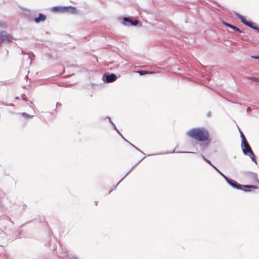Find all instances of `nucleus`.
Instances as JSON below:
<instances>
[{"instance_id":"1","label":"nucleus","mask_w":259,"mask_h":259,"mask_svg":"<svg viewBox=\"0 0 259 259\" xmlns=\"http://www.w3.org/2000/svg\"><path fill=\"white\" fill-rule=\"evenodd\" d=\"M187 136L200 142L208 140L209 135L208 131L204 127L193 128L187 131Z\"/></svg>"},{"instance_id":"2","label":"nucleus","mask_w":259,"mask_h":259,"mask_svg":"<svg viewBox=\"0 0 259 259\" xmlns=\"http://www.w3.org/2000/svg\"><path fill=\"white\" fill-rule=\"evenodd\" d=\"M234 14L235 16L240 20L241 22L243 23L245 25L253 29L254 30H257L259 32V27L256 26L255 25V23L251 21H248L246 20L245 18L237 13V12H234Z\"/></svg>"},{"instance_id":"3","label":"nucleus","mask_w":259,"mask_h":259,"mask_svg":"<svg viewBox=\"0 0 259 259\" xmlns=\"http://www.w3.org/2000/svg\"><path fill=\"white\" fill-rule=\"evenodd\" d=\"M225 180L226 181V182L229 185H230L231 187H232L234 189H236L237 190H243L245 192L250 191V190H245V189H243V185L238 184L235 181L230 179H229L228 177L225 178Z\"/></svg>"},{"instance_id":"4","label":"nucleus","mask_w":259,"mask_h":259,"mask_svg":"<svg viewBox=\"0 0 259 259\" xmlns=\"http://www.w3.org/2000/svg\"><path fill=\"white\" fill-rule=\"evenodd\" d=\"M13 37L6 31H0V42L10 43L12 42Z\"/></svg>"},{"instance_id":"5","label":"nucleus","mask_w":259,"mask_h":259,"mask_svg":"<svg viewBox=\"0 0 259 259\" xmlns=\"http://www.w3.org/2000/svg\"><path fill=\"white\" fill-rule=\"evenodd\" d=\"M117 79V76L114 73H110L108 74H105L103 76V80L106 83L112 82L115 81Z\"/></svg>"},{"instance_id":"6","label":"nucleus","mask_w":259,"mask_h":259,"mask_svg":"<svg viewBox=\"0 0 259 259\" xmlns=\"http://www.w3.org/2000/svg\"><path fill=\"white\" fill-rule=\"evenodd\" d=\"M241 148L243 154L245 155H248V153L252 151L247 140L245 141L244 140L243 142H241Z\"/></svg>"},{"instance_id":"7","label":"nucleus","mask_w":259,"mask_h":259,"mask_svg":"<svg viewBox=\"0 0 259 259\" xmlns=\"http://www.w3.org/2000/svg\"><path fill=\"white\" fill-rule=\"evenodd\" d=\"M130 23L131 25L137 26L138 24V21L136 19H131L129 17H124L123 18V22L122 24L126 25L127 23Z\"/></svg>"},{"instance_id":"8","label":"nucleus","mask_w":259,"mask_h":259,"mask_svg":"<svg viewBox=\"0 0 259 259\" xmlns=\"http://www.w3.org/2000/svg\"><path fill=\"white\" fill-rule=\"evenodd\" d=\"M65 10L64 13H69L71 14H76L77 13V9L75 7L72 6H65Z\"/></svg>"},{"instance_id":"9","label":"nucleus","mask_w":259,"mask_h":259,"mask_svg":"<svg viewBox=\"0 0 259 259\" xmlns=\"http://www.w3.org/2000/svg\"><path fill=\"white\" fill-rule=\"evenodd\" d=\"M46 18L47 17L45 15L42 13H39L38 14V17H35L34 19V21L36 23H39L41 22H44L46 20Z\"/></svg>"},{"instance_id":"10","label":"nucleus","mask_w":259,"mask_h":259,"mask_svg":"<svg viewBox=\"0 0 259 259\" xmlns=\"http://www.w3.org/2000/svg\"><path fill=\"white\" fill-rule=\"evenodd\" d=\"M64 10H65V6H64V7H54L52 8V11H53V12L64 13Z\"/></svg>"},{"instance_id":"11","label":"nucleus","mask_w":259,"mask_h":259,"mask_svg":"<svg viewBox=\"0 0 259 259\" xmlns=\"http://www.w3.org/2000/svg\"><path fill=\"white\" fill-rule=\"evenodd\" d=\"M144 159V157L141 159L140 160H139L137 163H136L132 167V168L126 173V174L121 179V180L118 182V183L116 185V186L115 187V189L117 186V185L128 175V174L133 170V169L143 159Z\"/></svg>"},{"instance_id":"12","label":"nucleus","mask_w":259,"mask_h":259,"mask_svg":"<svg viewBox=\"0 0 259 259\" xmlns=\"http://www.w3.org/2000/svg\"><path fill=\"white\" fill-rule=\"evenodd\" d=\"M224 24H225V25H226V26L231 28V29H233L235 31H237L239 32L240 33L242 32V31L240 29H239L238 28H237V27H236L234 25H233L232 24H229V23H226V22H224Z\"/></svg>"},{"instance_id":"13","label":"nucleus","mask_w":259,"mask_h":259,"mask_svg":"<svg viewBox=\"0 0 259 259\" xmlns=\"http://www.w3.org/2000/svg\"><path fill=\"white\" fill-rule=\"evenodd\" d=\"M243 189L245 190H250V189H258V187L257 186L254 185H244L243 186Z\"/></svg>"},{"instance_id":"14","label":"nucleus","mask_w":259,"mask_h":259,"mask_svg":"<svg viewBox=\"0 0 259 259\" xmlns=\"http://www.w3.org/2000/svg\"><path fill=\"white\" fill-rule=\"evenodd\" d=\"M208 143H200L199 146L202 151H204L208 147Z\"/></svg>"},{"instance_id":"15","label":"nucleus","mask_w":259,"mask_h":259,"mask_svg":"<svg viewBox=\"0 0 259 259\" xmlns=\"http://www.w3.org/2000/svg\"><path fill=\"white\" fill-rule=\"evenodd\" d=\"M247 156H249L250 157V158H251V159L255 163H257V162H256V160L255 158V155L254 154V153L253 152V151H251V152L248 153V155H247Z\"/></svg>"},{"instance_id":"16","label":"nucleus","mask_w":259,"mask_h":259,"mask_svg":"<svg viewBox=\"0 0 259 259\" xmlns=\"http://www.w3.org/2000/svg\"><path fill=\"white\" fill-rule=\"evenodd\" d=\"M105 119H108L109 120L110 123H111L112 124V125H113L114 130L116 129V127L115 125L114 124V123L112 121L110 117L107 116L105 118H102V119H103V120H104Z\"/></svg>"},{"instance_id":"17","label":"nucleus","mask_w":259,"mask_h":259,"mask_svg":"<svg viewBox=\"0 0 259 259\" xmlns=\"http://www.w3.org/2000/svg\"><path fill=\"white\" fill-rule=\"evenodd\" d=\"M212 167L216 170L217 171H218L225 179V178H227V177L223 174L216 166L214 165H212Z\"/></svg>"},{"instance_id":"18","label":"nucleus","mask_w":259,"mask_h":259,"mask_svg":"<svg viewBox=\"0 0 259 259\" xmlns=\"http://www.w3.org/2000/svg\"><path fill=\"white\" fill-rule=\"evenodd\" d=\"M21 115L22 116H23V117H24L25 118H31V117L34 116V115H30V114H29L28 113H26L25 112H23V113H21Z\"/></svg>"},{"instance_id":"19","label":"nucleus","mask_w":259,"mask_h":259,"mask_svg":"<svg viewBox=\"0 0 259 259\" xmlns=\"http://www.w3.org/2000/svg\"><path fill=\"white\" fill-rule=\"evenodd\" d=\"M200 156H201V157H202V158H203V159H204V160H205L207 163H208V164H209L211 166H212V165H213L212 164V163L211 162V161H210L209 160L207 159L206 158H205V157H204V156L203 154H200Z\"/></svg>"},{"instance_id":"20","label":"nucleus","mask_w":259,"mask_h":259,"mask_svg":"<svg viewBox=\"0 0 259 259\" xmlns=\"http://www.w3.org/2000/svg\"><path fill=\"white\" fill-rule=\"evenodd\" d=\"M171 153H175V150H174L172 151ZM176 153H194V152H188V151H177L176 152Z\"/></svg>"},{"instance_id":"21","label":"nucleus","mask_w":259,"mask_h":259,"mask_svg":"<svg viewBox=\"0 0 259 259\" xmlns=\"http://www.w3.org/2000/svg\"><path fill=\"white\" fill-rule=\"evenodd\" d=\"M239 132H240V137L241 138L242 142H243L244 140L245 141H246L247 140H246L245 136L244 135L243 133L241 131H239Z\"/></svg>"},{"instance_id":"22","label":"nucleus","mask_w":259,"mask_h":259,"mask_svg":"<svg viewBox=\"0 0 259 259\" xmlns=\"http://www.w3.org/2000/svg\"><path fill=\"white\" fill-rule=\"evenodd\" d=\"M137 72L139 73L140 75H145L146 74L148 73L147 71L144 70H140L138 71Z\"/></svg>"},{"instance_id":"23","label":"nucleus","mask_w":259,"mask_h":259,"mask_svg":"<svg viewBox=\"0 0 259 259\" xmlns=\"http://www.w3.org/2000/svg\"><path fill=\"white\" fill-rule=\"evenodd\" d=\"M250 79L252 80V81H254L255 82H259V78H257L256 77H251L250 78Z\"/></svg>"},{"instance_id":"24","label":"nucleus","mask_w":259,"mask_h":259,"mask_svg":"<svg viewBox=\"0 0 259 259\" xmlns=\"http://www.w3.org/2000/svg\"><path fill=\"white\" fill-rule=\"evenodd\" d=\"M0 26L3 28H5L6 27V24L4 22H2L1 21H0Z\"/></svg>"},{"instance_id":"25","label":"nucleus","mask_w":259,"mask_h":259,"mask_svg":"<svg viewBox=\"0 0 259 259\" xmlns=\"http://www.w3.org/2000/svg\"><path fill=\"white\" fill-rule=\"evenodd\" d=\"M252 174L253 175V178L255 179H256L257 180V179H258V175H257V174H255V173H252Z\"/></svg>"},{"instance_id":"26","label":"nucleus","mask_w":259,"mask_h":259,"mask_svg":"<svg viewBox=\"0 0 259 259\" xmlns=\"http://www.w3.org/2000/svg\"><path fill=\"white\" fill-rule=\"evenodd\" d=\"M251 58L254 59H259V56H251Z\"/></svg>"},{"instance_id":"27","label":"nucleus","mask_w":259,"mask_h":259,"mask_svg":"<svg viewBox=\"0 0 259 259\" xmlns=\"http://www.w3.org/2000/svg\"><path fill=\"white\" fill-rule=\"evenodd\" d=\"M134 148H135L137 150L140 151V152L144 154L139 148H138V147H137L136 146H134Z\"/></svg>"},{"instance_id":"28","label":"nucleus","mask_w":259,"mask_h":259,"mask_svg":"<svg viewBox=\"0 0 259 259\" xmlns=\"http://www.w3.org/2000/svg\"><path fill=\"white\" fill-rule=\"evenodd\" d=\"M27 60L29 61V64H31V60L30 58V57L29 56H27Z\"/></svg>"},{"instance_id":"29","label":"nucleus","mask_w":259,"mask_h":259,"mask_svg":"<svg viewBox=\"0 0 259 259\" xmlns=\"http://www.w3.org/2000/svg\"><path fill=\"white\" fill-rule=\"evenodd\" d=\"M120 136L121 137V138H122L124 141H126V142L128 143V141L126 139H125L124 138V137L122 136V134H121V136Z\"/></svg>"},{"instance_id":"30","label":"nucleus","mask_w":259,"mask_h":259,"mask_svg":"<svg viewBox=\"0 0 259 259\" xmlns=\"http://www.w3.org/2000/svg\"><path fill=\"white\" fill-rule=\"evenodd\" d=\"M61 103H59V102H57V103H56V107H58V106H61Z\"/></svg>"},{"instance_id":"31","label":"nucleus","mask_w":259,"mask_h":259,"mask_svg":"<svg viewBox=\"0 0 259 259\" xmlns=\"http://www.w3.org/2000/svg\"><path fill=\"white\" fill-rule=\"evenodd\" d=\"M128 143H129L132 147L134 148V146H135L134 145L132 144L131 142L129 141L128 142Z\"/></svg>"},{"instance_id":"32","label":"nucleus","mask_w":259,"mask_h":259,"mask_svg":"<svg viewBox=\"0 0 259 259\" xmlns=\"http://www.w3.org/2000/svg\"><path fill=\"white\" fill-rule=\"evenodd\" d=\"M251 111V108L250 107H248L247 109V111Z\"/></svg>"},{"instance_id":"33","label":"nucleus","mask_w":259,"mask_h":259,"mask_svg":"<svg viewBox=\"0 0 259 259\" xmlns=\"http://www.w3.org/2000/svg\"><path fill=\"white\" fill-rule=\"evenodd\" d=\"M117 133L120 135V136H121V134L120 133V132L119 131H116Z\"/></svg>"},{"instance_id":"34","label":"nucleus","mask_w":259,"mask_h":259,"mask_svg":"<svg viewBox=\"0 0 259 259\" xmlns=\"http://www.w3.org/2000/svg\"><path fill=\"white\" fill-rule=\"evenodd\" d=\"M10 106H14V104L12 103V104H10Z\"/></svg>"},{"instance_id":"35","label":"nucleus","mask_w":259,"mask_h":259,"mask_svg":"<svg viewBox=\"0 0 259 259\" xmlns=\"http://www.w3.org/2000/svg\"><path fill=\"white\" fill-rule=\"evenodd\" d=\"M116 131H118V129L117 128H116V129H114Z\"/></svg>"},{"instance_id":"36","label":"nucleus","mask_w":259,"mask_h":259,"mask_svg":"<svg viewBox=\"0 0 259 259\" xmlns=\"http://www.w3.org/2000/svg\"><path fill=\"white\" fill-rule=\"evenodd\" d=\"M257 182H258V183H259V180H258V181L257 180Z\"/></svg>"}]
</instances>
